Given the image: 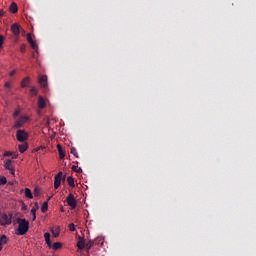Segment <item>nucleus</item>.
Segmentation results:
<instances>
[{
    "instance_id": "1",
    "label": "nucleus",
    "mask_w": 256,
    "mask_h": 256,
    "mask_svg": "<svg viewBox=\"0 0 256 256\" xmlns=\"http://www.w3.org/2000/svg\"><path fill=\"white\" fill-rule=\"evenodd\" d=\"M18 235H26L29 231V221L23 218H17Z\"/></svg>"
},
{
    "instance_id": "2",
    "label": "nucleus",
    "mask_w": 256,
    "mask_h": 256,
    "mask_svg": "<svg viewBox=\"0 0 256 256\" xmlns=\"http://www.w3.org/2000/svg\"><path fill=\"white\" fill-rule=\"evenodd\" d=\"M13 219V213H2L0 214V225L5 227L7 225H11Z\"/></svg>"
},
{
    "instance_id": "3",
    "label": "nucleus",
    "mask_w": 256,
    "mask_h": 256,
    "mask_svg": "<svg viewBox=\"0 0 256 256\" xmlns=\"http://www.w3.org/2000/svg\"><path fill=\"white\" fill-rule=\"evenodd\" d=\"M16 139L20 143H25L29 139V134L25 130H18L16 132Z\"/></svg>"
},
{
    "instance_id": "4",
    "label": "nucleus",
    "mask_w": 256,
    "mask_h": 256,
    "mask_svg": "<svg viewBox=\"0 0 256 256\" xmlns=\"http://www.w3.org/2000/svg\"><path fill=\"white\" fill-rule=\"evenodd\" d=\"M28 120H29V116H21L15 121L13 125V129H21V127H23V125H25Z\"/></svg>"
},
{
    "instance_id": "5",
    "label": "nucleus",
    "mask_w": 256,
    "mask_h": 256,
    "mask_svg": "<svg viewBox=\"0 0 256 256\" xmlns=\"http://www.w3.org/2000/svg\"><path fill=\"white\" fill-rule=\"evenodd\" d=\"M67 204L71 209H76L77 208V200L75 199V196L73 193H70L68 197L66 198Z\"/></svg>"
},
{
    "instance_id": "6",
    "label": "nucleus",
    "mask_w": 256,
    "mask_h": 256,
    "mask_svg": "<svg viewBox=\"0 0 256 256\" xmlns=\"http://www.w3.org/2000/svg\"><path fill=\"white\" fill-rule=\"evenodd\" d=\"M63 178V172H59L54 177V189H59L61 187V179Z\"/></svg>"
},
{
    "instance_id": "7",
    "label": "nucleus",
    "mask_w": 256,
    "mask_h": 256,
    "mask_svg": "<svg viewBox=\"0 0 256 256\" xmlns=\"http://www.w3.org/2000/svg\"><path fill=\"white\" fill-rule=\"evenodd\" d=\"M38 83L43 87V89H47L48 84H47V75H40L38 77Z\"/></svg>"
},
{
    "instance_id": "8",
    "label": "nucleus",
    "mask_w": 256,
    "mask_h": 256,
    "mask_svg": "<svg viewBox=\"0 0 256 256\" xmlns=\"http://www.w3.org/2000/svg\"><path fill=\"white\" fill-rule=\"evenodd\" d=\"M37 209H39V204L35 203V205L33 206V208L31 209V215H32V221H35V219H37Z\"/></svg>"
},
{
    "instance_id": "9",
    "label": "nucleus",
    "mask_w": 256,
    "mask_h": 256,
    "mask_svg": "<svg viewBox=\"0 0 256 256\" xmlns=\"http://www.w3.org/2000/svg\"><path fill=\"white\" fill-rule=\"evenodd\" d=\"M38 107L39 109H45V107H47V103L45 102V99L42 98V96L38 97Z\"/></svg>"
},
{
    "instance_id": "10",
    "label": "nucleus",
    "mask_w": 256,
    "mask_h": 256,
    "mask_svg": "<svg viewBox=\"0 0 256 256\" xmlns=\"http://www.w3.org/2000/svg\"><path fill=\"white\" fill-rule=\"evenodd\" d=\"M11 31L14 33V35H19L21 33L19 24H13Z\"/></svg>"
},
{
    "instance_id": "11",
    "label": "nucleus",
    "mask_w": 256,
    "mask_h": 256,
    "mask_svg": "<svg viewBox=\"0 0 256 256\" xmlns=\"http://www.w3.org/2000/svg\"><path fill=\"white\" fill-rule=\"evenodd\" d=\"M57 150L59 153V158L60 159H65V150H63V147L61 146V144L57 145Z\"/></svg>"
},
{
    "instance_id": "12",
    "label": "nucleus",
    "mask_w": 256,
    "mask_h": 256,
    "mask_svg": "<svg viewBox=\"0 0 256 256\" xmlns=\"http://www.w3.org/2000/svg\"><path fill=\"white\" fill-rule=\"evenodd\" d=\"M18 149L20 151V153H25L27 149H29V144L24 143V144H20L18 145Z\"/></svg>"
},
{
    "instance_id": "13",
    "label": "nucleus",
    "mask_w": 256,
    "mask_h": 256,
    "mask_svg": "<svg viewBox=\"0 0 256 256\" xmlns=\"http://www.w3.org/2000/svg\"><path fill=\"white\" fill-rule=\"evenodd\" d=\"M44 238L48 247H51V234L49 232H46L44 234Z\"/></svg>"
},
{
    "instance_id": "14",
    "label": "nucleus",
    "mask_w": 256,
    "mask_h": 256,
    "mask_svg": "<svg viewBox=\"0 0 256 256\" xmlns=\"http://www.w3.org/2000/svg\"><path fill=\"white\" fill-rule=\"evenodd\" d=\"M76 247H78L80 251H83V249H85V240H78Z\"/></svg>"
},
{
    "instance_id": "15",
    "label": "nucleus",
    "mask_w": 256,
    "mask_h": 256,
    "mask_svg": "<svg viewBox=\"0 0 256 256\" xmlns=\"http://www.w3.org/2000/svg\"><path fill=\"white\" fill-rule=\"evenodd\" d=\"M10 13H17V11H19L18 7H17V3L13 2L11 5H10Z\"/></svg>"
},
{
    "instance_id": "16",
    "label": "nucleus",
    "mask_w": 256,
    "mask_h": 256,
    "mask_svg": "<svg viewBox=\"0 0 256 256\" xmlns=\"http://www.w3.org/2000/svg\"><path fill=\"white\" fill-rule=\"evenodd\" d=\"M30 82H31V78L25 77V78L22 80V82H21V87H22V88L27 87V85H29Z\"/></svg>"
},
{
    "instance_id": "17",
    "label": "nucleus",
    "mask_w": 256,
    "mask_h": 256,
    "mask_svg": "<svg viewBox=\"0 0 256 256\" xmlns=\"http://www.w3.org/2000/svg\"><path fill=\"white\" fill-rule=\"evenodd\" d=\"M51 247L54 251H57L63 247V244L61 242H55L54 244H51Z\"/></svg>"
},
{
    "instance_id": "18",
    "label": "nucleus",
    "mask_w": 256,
    "mask_h": 256,
    "mask_svg": "<svg viewBox=\"0 0 256 256\" xmlns=\"http://www.w3.org/2000/svg\"><path fill=\"white\" fill-rule=\"evenodd\" d=\"M93 245H95V241L89 240L87 243L85 242L84 249H87V251H89V250H91V247H93Z\"/></svg>"
},
{
    "instance_id": "19",
    "label": "nucleus",
    "mask_w": 256,
    "mask_h": 256,
    "mask_svg": "<svg viewBox=\"0 0 256 256\" xmlns=\"http://www.w3.org/2000/svg\"><path fill=\"white\" fill-rule=\"evenodd\" d=\"M5 169H7L9 171V169H13V164H12V160L8 159L6 160L5 164H4Z\"/></svg>"
},
{
    "instance_id": "20",
    "label": "nucleus",
    "mask_w": 256,
    "mask_h": 256,
    "mask_svg": "<svg viewBox=\"0 0 256 256\" xmlns=\"http://www.w3.org/2000/svg\"><path fill=\"white\" fill-rule=\"evenodd\" d=\"M67 183L70 187H75V178H73V176H69L67 178Z\"/></svg>"
},
{
    "instance_id": "21",
    "label": "nucleus",
    "mask_w": 256,
    "mask_h": 256,
    "mask_svg": "<svg viewBox=\"0 0 256 256\" xmlns=\"http://www.w3.org/2000/svg\"><path fill=\"white\" fill-rule=\"evenodd\" d=\"M25 197H27V199H33V193L31 192V189L25 188Z\"/></svg>"
},
{
    "instance_id": "22",
    "label": "nucleus",
    "mask_w": 256,
    "mask_h": 256,
    "mask_svg": "<svg viewBox=\"0 0 256 256\" xmlns=\"http://www.w3.org/2000/svg\"><path fill=\"white\" fill-rule=\"evenodd\" d=\"M7 241H8L7 236H5V235L0 236V245L2 247H3V245H7Z\"/></svg>"
},
{
    "instance_id": "23",
    "label": "nucleus",
    "mask_w": 256,
    "mask_h": 256,
    "mask_svg": "<svg viewBox=\"0 0 256 256\" xmlns=\"http://www.w3.org/2000/svg\"><path fill=\"white\" fill-rule=\"evenodd\" d=\"M47 209H49V203L48 202H44L41 206V211L42 213H47Z\"/></svg>"
},
{
    "instance_id": "24",
    "label": "nucleus",
    "mask_w": 256,
    "mask_h": 256,
    "mask_svg": "<svg viewBox=\"0 0 256 256\" xmlns=\"http://www.w3.org/2000/svg\"><path fill=\"white\" fill-rule=\"evenodd\" d=\"M60 233H61V228L59 227H56L55 229L52 230L53 237H58Z\"/></svg>"
},
{
    "instance_id": "25",
    "label": "nucleus",
    "mask_w": 256,
    "mask_h": 256,
    "mask_svg": "<svg viewBox=\"0 0 256 256\" xmlns=\"http://www.w3.org/2000/svg\"><path fill=\"white\" fill-rule=\"evenodd\" d=\"M72 171H74L75 173H83V169H81V167L79 166H72Z\"/></svg>"
},
{
    "instance_id": "26",
    "label": "nucleus",
    "mask_w": 256,
    "mask_h": 256,
    "mask_svg": "<svg viewBox=\"0 0 256 256\" xmlns=\"http://www.w3.org/2000/svg\"><path fill=\"white\" fill-rule=\"evenodd\" d=\"M70 153H71L72 155H74V157H76L77 159H79V154L77 153V148L72 147L71 150H70Z\"/></svg>"
},
{
    "instance_id": "27",
    "label": "nucleus",
    "mask_w": 256,
    "mask_h": 256,
    "mask_svg": "<svg viewBox=\"0 0 256 256\" xmlns=\"http://www.w3.org/2000/svg\"><path fill=\"white\" fill-rule=\"evenodd\" d=\"M30 93H31L32 97H35L39 93V90H37V88H35V87H32L30 89Z\"/></svg>"
},
{
    "instance_id": "28",
    "label": "nucleus",
    "mask_w": 256,
    "mask_h": 256,
    "mask_svg": "<svg viewBox=\"0 0 256 256\" xmlns=\"http://www.w3.org/2000/svg\"><path fill=\"white\" fill-rule=\"evenodd\" d=\"M1 185H7V177L0 176V186Z\"/></svg>"
},
{
    "instance_id": "29",
    "label": "nucleus",
    "mask_w": 256,
    "mask_h": 256,
    "mask_svg": "<svg viewBox=\"0 0 256 256\" xmlns=\"http://www.w3.org/2000/svg\"><path fill=\"white\" fill-rule=\"evenodd\" d=\"M30 46L32 47V49H35L37 51V49H39V46L37 45V42H35V40H32L30 42Z\"/></svg>"
},
{
    "instance_id": "30",
    "label": "nucleus",
    "mask_w": 256,
    "mask_h": 256,
    "mask_svg": "<svg viewBox=\"0 0 256 256\" xmlns=\"http://www.w3.org/2000/svg\"><path fill=\"white\" fill-rule=\"evenodd\" d=\"M3 43H5V36L0 35V49H3Z\"/></svg>"
},
{
    "instance_id": "31",
    "label": "nucleus",
    "mask_w": 256,
    "mask_h": 256,
    "mask_svg": "<svg viewBox=\"0 0 256 256\" xmlns=\"http://www.w3.org/2000/svg\"><path fill=\"white\" fill-rule=\"evenodd\" d=\"M27 41H28L29 44L32 43V41H34L33 36H31V33L27 34Z\"/></svg>"
},
{
    "instance_id": "32",
    "label": "nucleus",
    "mask_w": 256,
    "mask_h": 256,
    "mask_svg": "<svg viewBox=\"0 0 256 256\" xmlns=\"http://www.w3.org/2000/svg\"><path fill=\"white\" fill-rule=\"evenodd\" d=\"M26 48H27V45L22 44V45L20 46V51H21V53H25Z\"/></svg>"
},
{
    "instance_id": "33",
    "label": "nucleus",
    "mask_w": 256,
    "mask_h": 256,
    "mask_svg": "<svg viewBox=\"0 0 256 256\" xmlns=\"http://www.w3.org/2000/svg\"><path fill=\"white\" fill-rule=\"evenodd\" d=\"M69 231H75V224L74 223H71L69 224Z\"/></svg>"
},
{
    "instance_id": "34",
    "label": "nucleus",
    "mask_w": 256,
    "mask_h": 256,
    "mask_svg": "<svg viewBox=\"0 0 256 256\" xmlns=\"http://www.w3.org/2000/svg\"><path fill=\"white\" fill-rule=\"evenodd\" d=\"M11 155H13V152L6 151V152L4 153V157H11Z\"/></svg>"
},
{
    "instance_id": "35",
    "label": "nucleus",
    "mask_w": 256,
    "mask_h": 256,
    "mask_svg": "<svg viewBox=\"0 0 256 256\" xmlns=\"http://www.w3.org/2000/svg\"><path fill=\"white\" fill-rule=\"evenodd\" d=\"M4 87H6V89H11V82H6Z\"/></svg>"
},
{
    "instance_id": "36",
    "label": "nucleus",
    "mask_w": 256,
    "mask_h": 256,
    "mask_svg": "<svg viewBox=\"0 0 256 256\" xmlns=\"http://www.w3.org/2000/svg\"><path fill=\"white\" fill-rule=\"evenodd\" d=\"M8 171L10 175H15V168H10Z\"/></svg>"
},
{
    "instance_id": "37",
    "label": "nucleus",
    "mask_w": 256,
    "mask_h": 256,
    "mask_svg": "<svg viewBox=\"0 0 256 256\" xmlns=\"http://www.w3.org/2000/svg\"><path fill=\"white\" fill-rule=\"evenodd\" d=\"M34 195H35L36 197H39V188H35V190H34Z\"/></svg>"
},
{
    "instance_id": "38",
    "label": "nucleus",
    "mask_w": 256,
    "mask_h": 256,
    "mask_svg": "<svg viewBox=\"0 0 256 256\" xmlns=\"http://www.w3.org/2000/svg\"><path fill=\"white\" fill-rule=\"evenodd\" d=\"M19 113H21V110H16L14 112V117H19Z\"/></svg>"
},
{
    "instance_id": "39",
    "label": "nucleus",
    "mask_w": 256,
    "mask_h": 256,
    "mask_svg": "<svg viewBox=\"0 0 256 256\" xmlns=\"http://www.w3.org/2000/svg\"><path fill=\"white\" fill-rule=\"evenodd\" d=\"M15 73H16V71H15V70H12V71L10 72V77H13V75H15Z\"/></svg>"
},
{
    "instance_id": "40",
    "label": "nucleus",
    "mask_w": 256,
    "mask_h": 256,
    "mask_svg": "<svg viewBox=\"0 0 256 256\" xmlns=\"http://www.w3.org/2000/svg\"><path fill=\"white\" fill-rule=\"evenodd\" d=\"M84 240H85V238L78 236V241H84Z\"/></svg>"
},
{
    "instance_id": "41",
    "label": "nucleus",
    "mask_w": 256,
    "mask_h": 256,
    "mask_svg": "<svg viewBox=\"0 0 256 256\" xmlns=\"http://www.w3.org/2000/svg\"><path fill=\"white\" fill-rule=\"evenodd\" d=\"M3 15H4V12L3 10L0 9V17H3Z\"/></svg>"
},
{
    "instance_id": "42",
    "label": "nucleus",
    "mask_w": 256,
    "mask_h": 256,
    "mask_svg": "<svg viewBox=\"0 0 256 256\" xmlns=\"http://www.w3.org/2000/svg\"><path fill=\"white\" fill-rule=\"evenodd\" d=\"M22 211H27V206H23Z\"/></svg>"
},
{
    "instance_id": "43",
    "label": "nucleus",
    "mask_w": 256,
    "mask_h": 256,
    "mask_svg": "<svg viewBox=\"0 0 256 256\" xmlns=\"http://www.w3.org/2000/svg\"><path fill=\"white\" fill-rule=\"evenodd\" d=\"M52 197H53V196H49V197H48V201H51Z\"/></svg>"
},
{
    "instance_id": "44",
    "label": "nucleus",
    "mask_w": 256,
    "mask_h": 256,
    "mask_svg": "<svg viewBox=\"0 0 256 256\" xmlns=\"http://www.w3.org/2000/svg\"><path fill=\"white\" fill-rule=\"evenodd\" d=\"M0 251H3V246L0 244Z\"/></svg>"
},
{
    "instance_id": "45",
    "label": "nucleus",
    "mask_w": 256,
    "mask_h": 256,
    "mask_svg": "<svg viewBox=\"0 0 256 256\" xmlns=\"http://www.w3.org/2000/svg\"><path fill=\"white\" fill-rule=\"evenodd\" d=\"M13 159H17V156H13Z\"/></svg>"
}]
</instances>
